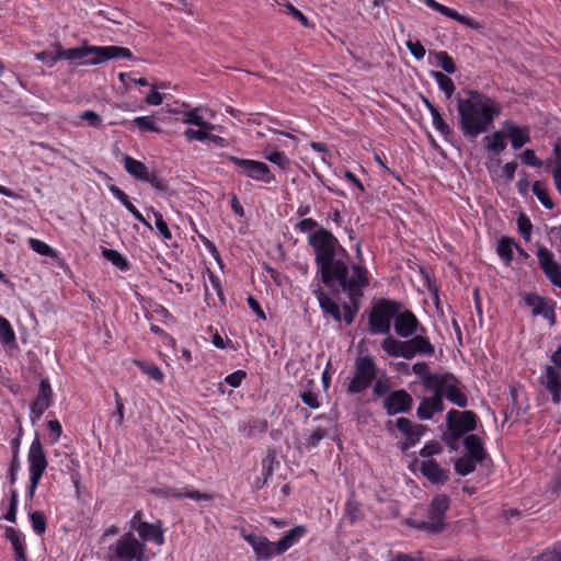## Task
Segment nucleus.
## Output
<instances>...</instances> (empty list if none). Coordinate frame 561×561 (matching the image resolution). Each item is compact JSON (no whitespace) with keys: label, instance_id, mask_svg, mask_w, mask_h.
Listing matches in <instances>:
<instances>
[{"label":"nucleus","instance_id":"nucleus-1","mask_svg":"<svg viewBox=\"0 0 561 561\" xmlns=\"http://www.w3.org/2000/svg\"><path fill=\"white\" fill-rule=\"evenodd\" d=\"M309 243L314 249L316 263L321 270V277L327 286L337 282L353 300L360 296V288L368 285L365 267L354 264L348 276L347 266L342 261H334L337 239L327 229H319L309 236Z\"/></svg>","mask_w":561,"mask_h":561},{"label":"nucleus","instance_id":"nucleus-2","mask_svg":"<svg viewBox=\"0 0 561 561\" xmlns=\"http://www.w3.org/2000/svg\"><path fill=\"white\" fill-rule=\"evenodd\" d=\"M467 93L468 99L458 98L457 110L463 134L476 138L488 130L494 117L501 113V106L478 91L469 90Z\"/></svg>","mask_w":561,"mask_h":561},{"label":"nucleus","instance_id":"nucleus-3","mask_svg":"<svg viewBox=\"0 0 561 561\" xmlns=\"http://www.w3.org/2000/svg\"><path fill=\"white\" fill-rule=\"evenodd\" d=\"M423 387L433 392H440L442 400L447 398L459 408L467 407V397L458 389V381L453 374L434 373L422 379Z\"/></svg>","mask_w":561,"mask_h":561},{"label":"nucleus","instance_id":"nucleus-4","mask_svg":"<svg viewBox=\"0 0 561 561\" xmlns=\"http://www.w3.org/2000/svg\"><path fill=\"white\" fill-rule=\"evenodd\" d=\"M449 507V497L445 494L436 495L428 507L426 520L408 519L407 524L413 528L438 534L445 527V513Z\"/></svg>","mask_w":561,"mask_h":561},{"label":"nucleus","instance_id":"nucleus-5","mask_svg":"<svg viewBox=\"0 0 561 561\" xmlns=\"http://www.w3.org/2000/svg\"><path fill=\"white\" fill-rule=\"evenodd\" d=\"M400 310V304L381 300L369 313V331L371 333H389L391 320Z\"/></svg>","mask_w":561,"mask_h":561},{"label":"nucleus","instance_id":"nucleus-6","mask_svg":"<svg viewBox=\"0 0 561 561\" xmlns=\"http://www.w3.org/2000/svg\"><path fill=\"white\" fill-rule=\"evenodd\" d=\"M28 463H30V488L28 496L32 499L35 494V490L38 482L47 468V459L38 435L35 436L28 450Z\"/></svg>","mask_w":561,"mask_h":561},{"label":"nucleus","instance_id":"nucleus-7","mask_svg":"<svg viewBox=\"0 0 561 561\" xmlns=\"http://www.w3.org/2000/svg\"><path fill=\"white\" fill-rule=\"evenodd\" d=\"M376 376V367L371 357H359L355 363V375L348 385V392L360 393L366 390Z\"/></svg>","mask_w":561,"mask_h":561},{"label":"nucleus","instance_id":"nucleus-8","mask_svg":"<svg viewBox=\"0 0 561 561\" xmlns=\"http://www.w3.org/2000/svg\"><path fill=\"white\" fill-rule=\"evenodd\" d=\"M114 551L115 561H142L145 545L128 531L117 540Z\"/></svg>","mask_w":561,"mask_h":561},{"label":"nucleus","instance_id":"nucleus-9","mask_svg":"<svg viewBox=\"0 0 561 561\" xmlns=\"http://www.w3.org/2000/svg\"><path fill=\"white\" fill-rule=\"evenodd\" d=\"M228 160L231 161L244 176L265 183L275 181L268 165L263 162L250 159H240L234 156H228Z\"/></svg>","mask_w":561,"mask_h":561},{"label":"nucleus","instance_id":"nucleus-10","mask_svg":"<svg viewBox=\"0 0 561 561\" xmlns=\"http://www.w3.org/2000/svg\"><path fill=\"white\" fill-rule=\"evenodd\" d=\"M476 424L477 416L471 411L459 412L451 410L447 414V426L455 439L462 436L466 432L474 430Z\"/></svg>","mask_w":561,"mask_h":561},{"label":"nucleus","instance_id":"nucleus-11","mask_svg":"<svg viewBox=\"0 0 561 561\" xmlns=\"http://www.w3.org/2000/svg\"><path fill=\"white\" fill-rule=\"evenodd\" d=\"M116 58L133 59V53L130 49L121 46H93V57L81 64L94 66Z\"/></svg>","mask_w":561,"mask_h":561},{"label":"nucleus","instance_id":"nucleus-12","mask_svg":"<svg viewBox=\"0 0 561 561\" xmlns=\"http://www.w3.org/2000/svg\"><path fill=\"white\" fill-rule=\"evenodd\" d=\"M413 405L411 394L404 389H399L390 392L383 400V408L388 415H396L399 413H408Z\"/></svg>","mask_w":561,"mask_h":561},{"label":"nucleus","instance_id":"nucleus-13","mask_svg":"<svg viewBox=\"0 0 561 561\" xmlns=\"http://www.w3.org/2000/svg\"><path fill=\"white\" fill-rule=\"evenodd\" d=\"M524 299L525 304L531 308L533 316H542L549 321L550 325L556 324L554 302L552 300L536 294H527Z\"/></svg>","mask_w":561,"mask_h":561},{"label":"nucleus","instance_id":"nucleus-14","mask_svg":"<svg viewBox=\"0 0 561 561\" xmlns=\"http://www.w3.org/2000/svg\"><path fill=\"white\" fill-rule=\"evenodd\" d=\"M539 266L543 271L547 278L554 285L561 288V270L559 264L554 261L553 254L545 247H540L537 252Z\"/></svg>","mask_w":561,"mask_h":561},{"label":"nucleus","instance_id":"nucleus-15","mask_svg":"<svg viewBox=\"0 0 561 561\" xmlns=\"http://www.w3.org/2000/svg\"><path fill=\"white\" fill-rule=\"evenodd\" d=\"M242 538L251 545L257 560H268L276 554L275 542H271L266 537L241 531Z\"/></svg>","mask_w":561,"mask_h":561},{"label":"nucleus","instance_id":"nucleus-16","mask_svg":"<svg viewBox=\"0 0 561 561\" xmlns=\"http://www.w3.org/2000/svg\"><path fill=\"white\" fill-rule=\"evenodd\" d=\"M396 426L408 440V443L402 444V450H407L410 446L415 445L425 432L424 425L412 423L407 417H399L396 421Z\"/></svg>","mask_w":561,"mask_h":561},{"label":"nucleus","instance_id":"nucleus-17","mask_svg":"<svg viewBox=\"0 0 561 561\" xmlns=\"http://www.w3.org/2000/svg\"><path fill=\"white\" fill-rule=\"evenodd\" d=\"M53 399V390L47 379H42L36 398L32 401L30 408L36 419L49 408Z\"/></svg>","mask_w":561,"mask_h":561},{"label":"nucleus","instance_id":"nucleus-18","mask_svg":"<svg viewBox=\"0 0 561 561\" xmlns=\"http://www.w3.org/2000/svg\"><path fill=\"white\" fill-rule=\"evenodd\" d=\"M417 325L416 317L409 310L398 312L394 316V330L401 337L411 336L416 331Z\"/></svg>","mask_w":561,"mask_h":561},{"label":"nucleus","instance_id":"nucleus-19","mask_svg":"<svg viewBox=\"0 0 561 561\" xmlns=\"http://www.w3.org/2000/svg\"><path fill=\"white\" fill-rule=\"evenodd\" d=\"M420 470L422 474L434 484H444L449 479L448 471L440 468L438 462L434 459L422 461Z\"/></svg>","mask_w":561,"mask_h":561},{"label":"nucleus","instance_id":"nucleus-20","mask_svg":"<svg viewBox=\"0 0 561 561\" xmlns=\"http://www.w3.org/2000/svg\"><path fill=\"white\" fill-rule=\"evenodd\" d=\"M444 403L442 401L440 392H434L432 397L423 398L416 410V415L420 420H430L437 412L443 411Z\"/></svg>","mask_w":561,"mask_h":561},{"label":"nucleus","instance_id":"nucleus-21","mask_svg":"<svg viewBox=\"0 0 561 561\" xmlns=\"http://www.w3.org/2000/svg\"><path fill=\"white\" fill-rule=\"evenodd\" d=\"M503 126L514 149H519L530 141L529 129L527 127H519L510 121L505 122Z\"/></svg>","mask_w":561,"mask_h":561},{"label":"nucleus","instance_id":"nucleus-22","mask_svg":"<svg viewBox=\"0 0 561 561\" xmlns=\"http://www.w3.org/2000/svg\"><path fill=\"white\" fill-rule=\"evenodd\" d=\"M423 2L431 9L439 12L440 14H443L447 18L454 19L463 25H467L472 28L478 27V23L476 21L471 20L470 18L459 14L454 9H450L444 4L438 3L436 0H423Z\"/></svg>","mask_w":561,"mask_h":561},{"label":"nucleus","instance_id":"nucleus-23","mask_svg":"<svg viewBox=\"0 0 561 561\" xmlns=\"http://www.w3.org/2000/svg\"><path fill=\"white\" fill-rule=\"evenodd\" d=\"M93 57V46L85 45V42L80 47H73L69 49H62L60 45H57V58L66 60H82L85 61Z\"/></svg>","mask_w":561,"mask_h":561},{"label":"nucleus","instance_id":"nucleus-24","mask_svg":"<svg viewBox=\"0 0 561 561\" xmlns=\"http://www.w3.org/2000/svg\"><path fill=\"white\" fill-rule=\"evenodd\" d=\"M136 531L144 540H151L159 546L164 542L163 530L160 523H139L136 527Z\"/></svg>","mask_w":561,"mask_h":561},{"label":"nucleus","instance_id":"nucleus-25","mask_svg":"<svg viewBox=\"0 0 561 561\" xmlns=\"http://www.w3.org/2000/svg\"><path fill=\"white\" fill-rule=\"evenodd\" d=\"M306 533L304 526H297L286 535H284L277 542H275L276 554H282L286 550H288L300 537H302Z\"/></svg>","mask_w":561,"mask_h":561},{"label":"nucleus","instance_id":"nucleus-26","mask_svg":"<svg viewBox=\"0 0 561 561\" xmlns=\"http://www.w3.org/2000/svg\"><path fill=\"white\" fill-rule=\"evenodd\" d=\"M467 456L474 458L481 463L485 459V450L481 439L477 435H468L463 439Z\"/></svg>","mask_w":561,"mask_h":561},{"label":"nucleus","instance_id":"nucleus-27","mask_svg":"<svg viewBox=\"0 0 561 561\" xmlns=\"http://www.w3.org/2000/svg\"><path fill=\"white\" fill-rule=\"evenodd\" d=\"M125 170L133 175L135 179L139 181L147 180V175L150 173L149 169L145 163L139 160H136L129 156H125L124 159Z\"/></svg>","mask_w":561,"mask_h":561},{"label":"nucleus","instance_id":"nucleus-28","mask_svg":"<svg viewBox=\"0 0 561 561\" xmlns=\"http://www.w3.org/2000/svg\"><path fill=\"white\" fill-rule=\"evenodd\" d=\"M314 294L319 300V305L325 313L333 317L335 321H341V312L339 306L321 289L317 287Z\"/></svg>","mask_w":561,"mask_h":561},{"label":"nucleus","instance_id":"nucleus-29","mask_svg":"<svg viewBox=\"0 0 561 561\" xmlns=\"http://www.w3.org/2000/svg\"><path fill=\"white\" fill-rule=\"evenodd\" d=\"M5 537L11 541L15 553V561H26L24 542L20 537V533L13 527H8L5 529Z\"/></svg>","mask_w":561,"mask_h":561},{"label":"nucleus","instance_id":"nucleus-30","mask_svg":"<svg viewBox=\"0 0 561 561\" xmlns=\"http://www.w3.org/2000/svg\"><path fill=\"white\" fill-rule=\"evenodd\" d=\"M483 141L485 149L494 153H500L506 148L505 134L502 130L485 136Z\"/></svg>","mask_w":561,"mask_h":561},{"label":"nucleus","instance_id":"nucleus-31","mask_svg":"<svg viewBox=\"0 0 561 561\" xmlns=\"http://www.w3.org/2000/svg\"><path fill=\"white\" fill-rule=\"evenodd\" d=\"M201 110H202L201 107H196V108H194L192 111L184 112L183 113V116H184L183 122L185 124L196 125L199 128L214 129L215 126L211 123H208V122L204 121L203 116L198 114V112Z\"/></svg>","mask_w":561,"mask_h":561},{"label":"nucleus","instance_id":"nucleus-32","mask_svg":"<svg viewBox=\"0 0 561 561\" xmlns=\"http://www.w3.org/2000/svg\"><path fill=\"white\" fill-rule=\"evenodd\" d=\"M542 385L549 392L554 390H561V376L552 366H548L546 368Z\"/></svg>","mask_w":561,"mask_h":561},{"label":"nucleus","instance_id":"nucleus-33","mask_svg":"<svg viewBox=\"0 0 561 561\" xmlns=\"http://www.w3.org/2000/svg\"><path fill=\"white\" fill-rule=\"evenodd\" d=\"M134 363L137 367H139V369L144 374H146L151 379H153L158 382L163 381L164 375L157 365H154L150 362H141V360H134Z\"/></svg>","mask_w":561,"mask_h":561},{"label":"nucleus","instance_id":"nucleus-34","mask_svg":"<svg viewBox=\"0 0 561 561\" xmlns=\"http://www.w3.org/2000/svg\"><path fill=\"white\" fill-rule=\"evenodd\" d=\"M477 463H479L478 460L465 455L456 460L455 470L460 476H467L476 470Z\"/></svg>","mask_w":561,"mask_h":561},{"label":"nucleus","instance_id":"nucleus-35","mask_svg":"<svg viewBox=\"0 0 561 561\" xmlns=\"http://www.w3.org/2000/svg\"><path fill=\"white\" fill-rule=\"evenodd\" d=\"M432 76L438 84L439 89L446 94L447 98H450L455 91L454 81L440 71H432Z\"/></svg>","mask_w":561,"mask_h":561},{"label":"nucleus","instance_id":"nucleus-36","mask_svg":"<svg viewBox=\"0 0 561 561\" xmlns=\"http://www.w3.org/2000/svg\"><path fill=\"white\" fill-rule=\"evenodd\" d=\"M513 240L510 238H502L496 248L499 256L508 265L513 260Z\"/></svg>","mask_w":561,"mask_h":561},{"label":"nucleus","instance_id":"nucleus-37","mask_svg":"<svg viewBox=\"0 0 561 561\" xmlns=\"http://www.w3.org/2000/svg\"><path fill=\"white\" fill-rule=\"evenodd\" d=\"M30 247L33 251L36 253L44 255V256H50L54 259H58V252L50 248L47 243L44 241H41L38 239H30L28 240Z\"/></svg>","mask_w":561,"mask_h":561},{"label":"nucleus","instance_id":"nucleus-38","mask_svg":"<svg viewBox=\"0 0 561 561\" xmlns=\"http://www.w3.org/2000/svg\"><path fill=\"white\" fill-rule=\"evenodd\" d=\"M382 350L392 357H402V341L388 336L381 343Z\"/></svg>","mask_w":561,"mask_h":561},{"label":"nucleus","instance_id":"nucleus-39","mask_svg":"<svg viewBox=\"0 0 561 561\" xmlns=\"http://www.w3.org/2000/svg\"><path fill=\"white\" fill-rule=\"evenodd\" d=\"M556 165L552 170L553 182L561 194V139L554 145Z\"/></svg>","mask_w":561,"mask_h":561},{"label":"nucleus","instance_id":"nucleus-40","mask_svg":"<svg viewBox=\"0 0 561 561\" xmlns=\"http://www.w3.org/2000/svg\"><path fill=\"white\" fill-rule=\"evenodd\" d=\"M434 57L438 66L447 73H454L456 71V65L453 58L446 51H434Z\"/></svg>","mask_w":561,"mask_h":561},{"label":"nucleus","instance_id":"nucleus-41","mask_svg":"<svg viewBox=\"0 0 561 561\" xmlns=\"http://www.w3.org/2000/svg\"><path fill=\"white\" fill-rule=\"evenodd\" d=\"M344 513L348 517L351 523H355L362 517L360 505L357 501H355L353 495L350 496V499L347 500L344 507Z\"/></svg>","mask_w":561,"mask_h":561},{"label":"nucleus","instance_id":"nucleus-42","mask_svg":"<svg viewBox=\"0 0 561 561\" xmlns=\"http://www.w3.org/2000/svg\"><path fill=\"white\" fill-rule=\"evenodd\" d=\"M412 343L415 354L422 353L432 355L434 353V346L431 344L428 339L422 335H415L414 337H412Z\"/></svg>","mask_w":561,"mask_h":561},{"label":"nucleus","instance_id":"nucleus-43","mask_svg":"<svg viewBox=\"0 0 561 561\" xmlns=\"http://www.w3.org/2000/svg\"><path fill=\"white\" fill-rule=\"evenodd\" d=\"M533 193L539 199V202L548 209H552L554 204L552 199L549 197L545 186L540 182H535L533 184Z\"/></svg>","mask_w":561,"mask_h":561},{"label":"nucleus","instance_id":"nucleus-44","mask_svg":"<svg viewBox=\"0 0 561 561\" xmlns=\"http://www.w3.org/2000/svg\"><path fill=\"white\" fill-rule=\"evenodd\" d=\"M0 340L7 345L12 344L15 341V334L10 322L2 317H0Z\"/></svg>","mask_w":561,"mask_h":561},{"label":"nucleus","instance_id":"nucleus-45","mask_svg":"<svg viewBox=\"0 0 561 561\" xmlns=\"http://www.w3.org/2000/svg\"><path fill=\"white\" fill-rule=\"evenodd\" d=\"M264 158L267 159L270 162L278 165L282 170L288 169L290 164V160L280 151H273L270 153L265 151Z\"/></svg>","mask_w":561,"mask_h":561},{"label":"nucleus","instance_id":"nucleus-46","mask_svg":"<svg viewBox=\"0 0 561 561\" xmlns=\"http://www.w3.org/2000/svg\"><path fill=\"white\" fill-rule=\"evenodd\" d=\"M32 527L37 535H43L46 530V517L42 512L35 511L30 514Z\"/></svg>","mask_w":561,"mask_h":561},{"label":"nucleus","instance_id":"nucleus-47","mask_svg":"<svg viewBox=\"0 0 561 561\" xmlns=\"http://www.w3.org/2000/svg\"><path fill=\"white\" fill-rule=\"evenodd\" d=\"M104 257H106L110 262L113 263L116 267L121 270L127 268V261L124 259V256L117 252L116 250L112 249H105L103 251Z\"/></svg>","mask_w":561,"mask_h":561},{"label":"nucleus","instance_id":"nucleus-48","mask_svg":"<svg viewBox=\"0 0 561 561\" xmlns=\"http://www.w3.org/2000/svg\"><path fill=\"white\" fill-rule=\"evenodd\" d=\"M153 217H154L156 227L159 230V232L161 233V236L165 240H170L172 238V233H171L167 222L164 221L162 215L159 211H153Z\"/></svg>","mask_w":561,"mask_h":561},{"label":"nucleus","instance_id":"nucleus-49","mask_svg":"<svg viewBox=\"0 0 561 561\" xmlns=\"http://www.w3.org/2000/svg\"><path fill=\"white\" fill-rule=\"evenodd\" d=\"M134 123L141 129H146L149 131L159 133L160 129L154 124L153 119L149 116H139L134 119Z\"/></svg>","mask_w":561,"mask_h":561},{"label":"nucleus","instance_id":"nucleus-50","mask_svg":"<svg viewBox=\"0 0 561 561\" xmlns=\"http://www.w3.org/2000/svg\"><path fill=\"white\" fill-rule=\"evenodd\" d=\"M405 46L415 59L420 60L425 56V53H426L425 48L419 41L413 42V41L409 39L405 43Z\"/></svg>","mask_w":561,"mask_h":561},{"label":"nucleus","instance_id":"nucleus-51","mask_svg":"<svg viewBox=\"0 0 561 561\" xmlns=\"http://www.w3.org/2000/svg\"><path fill=\"white\" fill-rule=\"evenodd\" d=\"M517 225H518V230L523 234L525 240H529L531 227H533L530 220L524 214H522V215H519V217L517 219Z\"/></svg>","mask_w":561,"mask_h":561},{"label":"nucleus","instance_id":"nucleus-52","mask_svg":"<svg viewBox=\"0 0 561 561\" xmlns=\"http://www.w3.org/2000/svg\"><path fill=\"white\" fill-rule=\"evenodd\" d=\"M360 297H362V295L360 296H356L354 300L350 297V299H351V301H352V304L354 306V309H352L351 306H348L347 304H345L343 306L344 311H345L344 312V320L348 324L354 321V317H355L356 312L358 311V300H359Z\"/></svg>","mask_w":561,"mask_h":561},{"label":"nucleus","instance_id":"nucleus-53","mask_svg":"<svg viewBox=\"0 0 561 561\" xmlns=\"http://www.w3.org/2000/svg\"><path fill=\"white\" fill-rule=\"evenodd\" d=\"M16 505H18V492L15 490H12L11 491V496H10V506H9V510L5 514V519L11 522V523H14L15 522V516H16Z\"/></svg>","mask_w":561,"mask_h":561},{"label":"nucleus","instance_id":"nucleus-54","mask_svg":"<svg viewBox=\"0 0 561 561\" xmlns=\"http://www.w3.org/2000/svg\"><path fill=\"white\" fill-rule=\"evenodd\" d=\"M273 460H274V457L268 455L264 460H263V468L264 470H266L265 472V477L263 480H260L257 479V481L254 483L255 488L256 489H261L263 488V485L266 483L267 481V478L272 474V463H273Z\"/></svg>","mask_w":561,"mask_h":561},{"label":"nucleus","instance_id":"nucleus-55","mask_svg":"<svg viewBox=\"0 0 561 561\" xmlns=\"http://www.w3.org/2000/svg\"><path fill=\"white\" fill-rule=\"evenodd\" d=\"M538 561H561V543L556 546L553 549L543 552Z\"/></svg>","mask_w":561,"mask_h":561},{"label":"nucleus","instance_id":"nucleus-56","mask_svg":"<svg viewBox=\"0 0 561 561\" xmlns=\"http://www.w3.org/2000/svg\"><path fill=\"white\" fill-rule=\"evenodd\" d=\"M522 161L527 164V165H530V167H541L542 165V162L536 157L534 150L531 149H526L522 156Z\"/></svg>","mask_w":561,"mask_h":561},{"label":"nucleus","instance_id":"nucleus-57","mask_svg":"<svg viewBox=\"0 0 561 561\" xmlns=\"http://www.w3.org/2000/svg\"><path fill=\"white\" fill-rule=\"evenodd\" d=\"M82 121H85L92 127H99L102 123L101 116L93 111H85L80 115Z\"/></svg>","mask_w":561,"mask_h":561},{"label":"nucleus","instance_id":"nucleus-58","mask_svg":"<svg viewBox=\"0 0 561 561\" xmlns=\"http://www.w3.org/2000/svg\"><path fill=\"white\" fill-rule=\"evenodd\" d=\"M208 129H204V128H201V129H192V128H188L184 131V136L192 140V139H196V140H205L207 137H209V133H207Z\"/></svg>","mask_w":561,"mask_h":561},{"label":"nucleus","instance_id":"nucleus-59","mask_svg":"<svg viewBox=\"0 0 561 561\" xmlns=\"http://www.w3.org/2000/svg\"><path fill=\"white\" fill-rule=\"evenodd\" d=\"M390 561H423L422 551L414 553H398Z\"/></svg>","mask_w":561,"mask_h":561},{"label":"nucleus","instance_id":"nucleus-60","mask_svg":"<svg viewBox=\"0 0 561 561\" xmlns=\"http://www.w3.org/2000/svg\"><path fill=\"white\" fill-rule=\"evenodd\" d=\"M247 374L243 370L234 371L226 377V382L230 385L233 388H237L240 386L242 380L245 378Z\"/></svg>","mask_w":561,"mask_h":561},{"label":"nucleus","instance_id":"nucleus-61","mask_svg":"<svg viewBox=\"0 0 561 561\" xmlns=\"http://www.w3.org/2000/svg\"><path fill=\"white\" fill-rule=\"evenodd\" d=\"M325 434H327L325 430L318 427L308 437L307 446L311 447V448L318 446L319 442L325 436Z\"/></svg>","mask_w":561,"mask_h":561},{"label":"nucleus","instance_id":"nucleus-62","mask_svg":"<svg viewBox=\"0 0 561 561\" xmlns=\"http://www.w3.org/2000/svg\"><path fill=\"white\" fill-rule=\"evenodd\" d=\"M442 451V447L438 443L426 444L420 451V455L424 458L437 455Z\"/></svg>","mask_w":561,"mask_h":561},{"label":"nucleus","instance_id":"nucleus-63","mask_svg":"<svg viewBox=\"0 0 561 561\" xmlns=\"http://www.w3.org/2000/svg\"><path fill=\"white\" fill-rule=\"evenodd\" d=\"M286 8L288 9L289 13L296 18L305 27H309L310 23L308 18L298 9H296L291 3H287Z\"/></svg>","mask_w":561,"mask_h":561},{"label":"nucleus","instance_id":"nucleus-64","mask_svg":"<svg viewBox=\"0 0 561 561\" xmlns=\"http://www.w3.org/2000/svg\"><path fill=\"white\" fill-rule=\"evenodd\" d=\"M433 124L435 128L443 135H448L450 133L449 126L444 122L442 115L439 113L432 116Z\"/></svg>","mask_w":561,"mask_h":561}]
</instances>
